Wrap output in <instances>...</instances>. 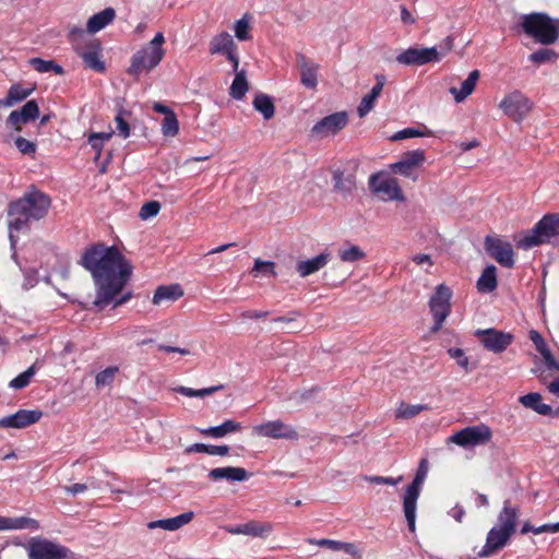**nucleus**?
Here are the masks:
<instances>
[{
	"instance_id": "nucleus-1",
	"label": "nucleus",
	"mask_w": 559,
	"mask_h": 559,
	"mask_svg": "<svg viewBox=\"0 0 559 559\" xmlns=\"http://www.w3.org/2000/svg\"><path fill=\"white\" fill-rule=\"evenodd\" d=\"M81 265L94 280L96 298L93 305L103 310L122 292L128 283L132 266L117 247L98 242L85 249Z\"/></svg>"
},
{
	"instance_id": "nucleus-2",
	"label": "nucleus",
	"mask_w": 559,
	"mask_h": 559,
	"mask_svg": "<svg viewBox=\"0 0 559 559\" xmlns=\"http://www.w3.org/2000/svg\"><path fill=\"white\" fill-rule=\"evenodd\" d=\"M50 206V197L31 186L21 198L10 202L8 206L10 229L20 231L27 228L29 222L44 218Z\"/></svg>"
},
{
	"instance_id": "nucleus-3",
	"label": "nucleus",
	"mask_w": 559,
	"mask_h": 559,
	"mask_svg": "<svg viewBox=\"0 0 559 559\" xmlns=\"http://www.w3.org/2000/svg\"><path fill=\"white\" fill-rule=\"evenodd\" d=\"M165 37L162 32L156 33L154 38L138 50L131 57L130 66L127 70L128 74L138 79L141 73L150 72L156 68L165 56Z\"/></svg>"
},
{
	"instance_id": "nucleus-4",
	"label": "nucleus",
	"mask_w": 559,
	"mask_h": 559,
	"mask_svg": "<svg viewBox=\"0 0 559 559\" xmlns=\"http://www.w3.org/2000/svg\"><path fill=\"white\" fill-rule=\"evenodd\" d=\"M559 236V213L546 214L527 234L514 236L518 248L531 249Z\"/></svg>"
},
{
	"instance_id": "nucleus-5",
	"label": "nucleus",
	"mask_w": 559,
	"mask_h": 559,
	"mask_svg": "<svg viewBox=\"0 0 559 559\" xmlns=\"http://www.w3.org/2000/svg\"><path fill=\"white\" fill-rule=\"evenodd\" d=\"M522 27L528 36L543 45H551L559 38V24L545 13L524 15Z\"/></svg>"
},
{
	"instance_id": "nucleus-6",
	"label": "nucleus",
	"mask_w": 559,
	"mask_h": 559,
	"mask_svg": "<svg viewBox=\"0 0 559 559\" xmlns=\"http://www.w3.org/2000/svg\"><path fill=\"white\" fill-rule=\"evenodd\" d=\"M427 475L428 460L424 457L419 461L415 477L403 496V512L411 532H415L417 501Z\"/></svg>"
},
{
	"instance_id": "nucleus-7",
	"label": "nucleus",
	"mask_w": 559,
	"mask_h": 559,
	"mask_svg": "<svg viewBox=\"0 0 559 559\" xmlns=\"http://www.w3.org/2000/svg\"><path fill=\"white\" fill-rule=\"evenodd\" d=\"M452 290L449 286L440 284L436 287L435 294L429 300V308L433 317L431 332L441 330L445 319L451 313Z\"/></svg>"
},
{
	"instance_id": "nucleus-8",
	"label": "nucleus",
	"mask_w": 559,
	"mask_h": 559,
	"mask_svg": "<svg viewBox=\"0 0 559 559\" xmlns=\"http://www.w3.org/2000/svg\"><path fill=\"white\" fill-rule=\"evenodd\" d=\"M499 108L519 123L531 112L533 103L521 91H513L501 99Z\"/></svg>"
},
{
	"instance_id": "nucleus-9",
	"label": "nucleus",
	"mask_w": 559,
	"mask_h": 559,
	"mask_svg": "<svg viewBox=\"0 0 559 559\" xmlns=\"http://www.w3.org/2000/svg\"><path fill=\"white\" fill-rule=\"evenodd\" d=\"M491 437V429L481 424L459 430L449 437V441L460 447L467 448L486 444L490 441Z\"/></svg>"
},
{
	"instance_id": "nucleus-10",
	"label": "nucleus",
	"mask_w": 559,
	"mask_h": 559,
	"mask_svg": "<svg viewBox=\"0 0 559 559\" xmlns=\"http://www.w3.org/2000/svg\"><path fill=\"white\" fill-rule=\"evenodd\" d=\"M475 336L479 340L484 348L495 354L503 353L514 340L511 333L496 329H478L475 331Z\"/></svg>"
},
{
	"instance_id": "nucleus-11",
	"label": "nucleus",
	"mask_w": 559,
	"mask_h": 559,
	"mask_svg": "<svg viewBox=\"0 0 559 559\" xmlns=\"http://www.w3.org/2000/svg\"><path fill=\"white\" fill-rule=\"evenodd\" d=\"M69 550L56 543L41 538H32L28 543L29 559H66Z\"/></svg>"
},
{
	"instance_id": "nucleus-12",
	"label": "nucleus",
	"mask_w": 559,
	"mask_h": 559,
	"mask_svg": "<svg viewBox=\"0 0 559 559\" xmlns=\"http://www.w3.org/2000/svg\"><path fill=\"white\" fill-rule=\"evenodd\" d=\"M426 159L425 151L415 150L404 153L400 160L390 165L393 174L417 180L416 169L424 164Z\"/></svg>"
},
{
	"instance_id": "nucleus-13",
	"label": "nucleus",
	"mask_w": 559,
	"mask_h": 559,
	"mask_svg": "<svg viewBox=\"0 0 559 559\" xmlns=\"http://www.w3.org/2000/svg\"><path fill=\"white\" fill-rule=\"evenodd\" d=\"M485 250L503 267L511 269L514 265V252L509 241L497 237L487 236L485 238Z\"/></svg>"
},
{
	"instance_id": "nucleus-14",
	"label": "nucleus",
	"mask_w": 559,
	"mask_h": 559,
	"mask_svg": "<svg viewBox=\"0 0 559 559\" xmlns=\"http://www.w3.org/2000/svg\"><path fill=\"white\" fill-rule=\"evenodd\" d=\"M253 432L260 437L273 439L297 440L296 429L282 420H272L253 427Z\"/></svg>"
},
{
	"instance_id": "nucleus-15",
	"label": "nucleus",
	"mask_w": 559,
	"mask_h": 559,
	"mask_svg": "<svg viewBox=\"0 0 559 559\" xmlns=\"http://www.w3.org/2000/svg\"><path fill=\"white\" fill-rule=\"evenodd\" d=\"M348 122V117L345 111H338L332 115H329L321 120H319L312 128V135H317L320 138H326L330 135H334L340 132Z\"/></svg>"
},
{
	"instance_id": "nucleus-16",
	"label": "nucleus",
	"mask_w": 559,
	"mask_h": 559,
	"mask_svg": "<svg viewBox=\"0 0 559 559\" xmlns=\"http://www.w3.org/2000/svg\"><path fill=\"white\" fill-rule=\"evenodd\" d=\"M437 52L435 48L411 47L396 56V61L403 66H425L437 62Z\"/></svg>"
},
{
	"instance_id": "nucleus-17",
	"label": "nucleus",
	"mask_w": 559,
	"mask_h": 559,
	"mask_svg": "<svg viewBox=\"0 0 559 559\" xmlns=\"http://www.w3.org/2000/svg\"><path fill=\"white\" fill-rule=\"evenodd\" d=\"M43 416L39 409H20L0 419V428H26L37 423Z\"/></svg>"
},
{
	"instance_id": "nucleus-18",
	"label": "nucleus",
	"mask_w": 559,
	"mask_h": 559,
	"mask_svg": "<svg viewBox=\"0 0 559 559\" xmlns=\"http://www.w3.org/2000/svg\"><path fill=\"white\" fill-rule=\"evenodd\" d=\"M369 186L373 192L384 194L386 200L404 201L405 199L395 178L380 179L379 175H372Z\"/></svg>"
},
{
	"instance_id": "nucleus-19",
	"label": "nucleus",
	"mask_w": 559,
	"mask_h": 559,
	"mask_svg": "<svg viewBox=\"0 0 559 559\" xmlns=\"http://www.w3.org/2000/svg\"><path fill=\"white\" fill-rule=\"evenodd\" d=\"M38 116V104L35 99H31L21 109L10 112L7 124L11 126L15 131H21L22 124L36 120Z\"/></svg>"
},
{
	"instance_id": "nucleus-20",
	"label": "nucleus",
	"mask_w": 559,
	"mask_h": 559,
	"mask_svg": "<svg viewBox=\"0 0 559 559\" xmlns=\"http://www.w3.org/2000/svg\"><path fill=\"white\" fill-rule=\"evenodd\" d=\"M76 53L82 58L86 68L96 72L105 70V64L100 60V44L97 39H90Z\"/></svg>"
},
{
	"instance_id": "nucleus-21",
	"label": "nucleus",
	"mask_w": 559,
	"mask_h": 559,
	"mask_svg": "<svg viewBox=\"0 0 559 559\" xmlns=\"http://www.w3.org/2000/svg\"><path fill=\"white\" fill-rule=\"evenodd\" d=\"M513 534L502 527L493 526L487 534L486 544L479 552L480 557H488L502 549Z\"/></svg>"
},
{
	"instance_id": "nucleus-22",
	"label": "nucleus",
	"mask_w": 559,
	"mask_h": 559,
	"mask_svg": "<svg viewBox=\"0 0 559 559\" xmlns=\"http://www.w3.org/2000/svg\"><path fill=\"white\" fill-rule=\"evenodd\" d=\"M296 59L300 71V83L307 88L314 90L318 85L319 64L302 53H297Z\"/></svg>"
},
{
	"instance_id": "nucleus-23",
	"label": "nucleus",
	"mask_w": 559,
	"mask_h": 559,
	"mask_svg": "<svg viewBox=\"0 0 559 559\" xmlns=\"http://www.w3.org/2000/svg\"><path fill=\"white\" fill-rule=\"evenodd\" d=\"M333 191L340 194L343 199H347L354 194L356 190L355 175L336 169L332 173Z\"/></svg>"
},
{
	"instance_id": "nucleus-24",
	"label": "nucleus",
	"mask_w": 559,
	"mask_h": 559,
	"mask_svg": "<svg viewBox=\"0 0 559 559\" xmlns=\"http://www.w3.org/2000/svg\"><path fill=\"white\" fill-rule=\"evenodd\" d=\"M331 253L324 251L314 258L298 261L296 264V272L301 277H307L321 269H323L330 261Z\"/></svg>"
},
{
	"instance_id": "nucleus-25",
	"label": "nucleus",
	"mask_w": 559,
	"mask_h": 559,
	"mask_svg": "<svg viewBox=\"0 0 559 559\" xmlns=\"http://www.w3.org/2000/svg\"><path fill=\"white\" fill-rule=\"evenodd\" d=\"M519 402L526 408L533 409L543 416H559V408L554 412L551 406L542 402V395L537 392H532L519 397Z\"/></svg>"
},
{
	"instance_id": "nucleus-26",
	"label": "nucleus",
	"mask_w": 559,
	"mask_h": 559,
	"mask_svg": "<svg viewBox=\"0 0 559 559\" xmlns=\"http://www.w3.org/2000/svg\"><path fill=\"white\" fill-rule=\"evenodd\" d=\"M209 477L214 481H245L249 478V473L242 467L226 466L211 469Z\"/></svg>"
},
{
	"instance_id": "nucleus-27",
	"label": "nucleus",
	"mask_w": 559,
	"mask_h": 559,
	"mask_svg": "<svg viewBox=\"0 0 559 559\" xmlns=\"http://www.w3.org/2000/svg\"><path fill=\"white\" fill-rule=\"evenodd\" d=\"M194 518V512L188 511L175 518L156 520L147 523L150 530L163 528L165 531H177L183 525L190 523Z\"/></svg>"
},
{
	"instance_id": "nucleus-28",
	"label": "nucleus",
	"mask_w": 559,
	"mask_h": 559,
	"mask_svg": "<svg viewBox=\"0 0 559 559\" xmlns=\"http://www.w3.org/2000/svg\"><path fill=\"white\" fill-rule=\"evenodd\" d=\"M519 514V507H513L509 500H506L502 510L498 514V524L496 526L502 527L513 534L518 524Z\"/></svg>"
},
{
	"instance_id": "nucleus-29",
	"label": "nucleus",
	"mask_w": 559,
	"mask_h": 559,
	"mask_svg": "<svg viewBox=\"0 0 559 559\" xmlns=\"http://www.w3.org/2000/svg\"><path fill=\"white\" fill-rule=\"evenodd\" d=\"M183 296V289L179 284L158 286L153 295L152 302L162 305L164 302H174Z\"/></svg>"
},
{
	"instance_id": "nucleus-30",
	"label": "nucleus",
	"mask_w": 559,
	"mask_h": 559,
	"mask_svg": "<svg viewBox=\"0 0 559 559\" xmlns=\"http://www.w3.org/2000/svg\"><path fill=\"white\" fill-rule=\"evenodd\" d=\"M116 16V11L112 8H106L103 11L91 16L86 24V31L90 34H95L108 24H110Z\"/></svg>"
},
{
	"instance_id": "nucleus-31",
	"label": "nucleus",
	"mask_w": 559,
	"mask_h": 559,
	"mask_svg": "<svg viewBox=\"0 0 559 559\" xmlns=\"http://www.w3.org/2000/svg\"><path fill=\"white\" fill-rule=\"evenodd\" d=\"M242 429V426L240 423L231 419L225 420L223 424L215 426V427H209L204 429H198V431L206 437H213V438H223L228 433L240 431Z\"/></svg>"
},
{
	"instance_id": "nucleus-32",
	"label": "nucleus",
	"mask_w": 559,
	"mask_h": 559,
	"mask_svg": "<svg viewBox=\"0 0 559 559\" xmlns=\"http://www.w3.org/2000/svg\"><path fill=\"white\" fill-rule=\"evenodd\" d=\"M479 79V71L473 70L466 80H464L461 84L460 88L451 87L450 93L453 95L456 103L463 102L468 95H471L477 84Z\"/></svg>"
},
{
	"instance_id": "nucleus-33",
	"label": "nucleus",
	"mask_w": 559,
	"mask_h": 559,
	"mask_svg": "<svg viewBox=\"0 0 559 559\" xmlns=\"http://www.w3.org/2000/svg\"><path fill=\"white\" fill-rule=\"evenodd\" d=\"M497 286V269L492 264L487 265L477 280L476 287L479 293H491Z\"/></svg>"
},
{
	"instance_id": "nucleus-34",
	"label": "nucleus",
	"mask_w": 559,
	"mask_h": 559,
	"mask_svg": "<svg viewBox=\"0 0 559 559\" xmlns=\"http://www.w3.org/2000/svg\"><path fill=\"white\" fill-rule=\"evenodd\" d=\"M33 91V87L25 88L20 83L13 84L9 88L7 96L0 100V106L12 107L13 105L26 99Z\"/></svg>"
},
{
	"instance_id": "nucleus-35",
	"label": "nucleus",
	"mask_w": 559,
	"mask_h": 559,
	"mask_svg": "<svg viewBox=\"0 0 559 559\" xmlns=\"http://www.w3.org/2000/svg\"><path fill=\"white\" fill-rule=\"evenodd\" d=\"M233 49H237V45L235 44L233 37L227 32H223L216 35L212 38L210 43V52L212 55H225Z\"/></svg>"
},
{
	"instance_id": "nucleus-36",
	"label": "nucleus",
	"mask_w": 559,
	"mask_h": 559,
	"mask_svg": "<svg viewBox=\"0 0 559 559\" xmlns=\"http://www.w3.org/2000/svg\"><path fill=\"white\" fill-rule=\"evenodd\" d=\"M253 108L261 112L265 120H270L275 115V106L272 98L263 93H259L254 96L252 102Z\"/></svg>"
},
{
	"instance_id": "nucleus-37",
	"label": "nucleus",
	"mask_w": 559,
	"mask_h": 559,
	"mask_svg": "<svg viewBox=\"0 0 559 559\" xmlns=\"http://www.w3.org/2000/svg\"><path fill=\"white\" fill-rule=\"evenodd\" d=\"M249 90V84L246 76V71L242 69L235 73V79L229 88L231 98L241 100Z\"/></svg>"
},
{
	"instance_id": "nucleus-38",
	"label": "nucleus",
	"mask_w": 559,
	"mask_h": 559,
	"mask_svg": "<svg viewBox=\"0 0 559 559\" xmlns=\"http://www.w3.org/2000/svg\"><path fill=\"white\" fill-rule=\"evenodd\" d=\"M29 64L39 73L53 72L58 75H62L64 70L61 66L56 63L53 60H44L41 58L35 57L29 59Z\"/></svg>"
},
{
	"instance_id": "nucleus-39",
	"label": "nucleus",
	"mask_w": 559,
	"mask_h": 559,
	"mask_svg": "<svg viewBox=\"0 0 559 559\" xmlns=\"http://www.w3.org/2000/svg\"><path fill=\"white\" fill-rule=\"evenodd\" d=\"M224 388L223 384L213 385L204 389H191L188 386H176L173 390L181 395L188 396V397H205L209 395L214 394L217 391H221Z\"/></svg>"
},
{
	"instance_id": "nucleus-40",
	"label": "nucleus",
	"mask_w": 559,
	"mask_h": 559,
	"mask_svg": "<svg viewBox=\"0 0 559 559\" xmlns=\"http://www.w3.org/2000/svg\"><path fill=\"white\" fill-rule=\"evenodd\" d=\"M14 530L37 531L39 530V523L37 520L28 516L9 518L8 531Z\"/></svg>"
},
{
	"instance_id": "nucleus-41",
	"label": "nucleus",
	"mask_w": 559,
	"mask_h": 559,
	"mask_svg": "<svg viewBox=\"0 0 559 559\" xmlns=\"http://www.w3.org/2000/svg\"><path fill=\"white\" fill-rule=\"evenodd\" d=\"M272 531V525L269 523H259L257 521H250L242 524L243 535L261 537L269 534Z\"/></svg>"
},
{
	"instance_id": "nucleus-42",
	"label": "nucleus",
	"mask_w": 559,
	"mask_h": 559,
	"mask_svg": "<svg viewBox=\"0 0 559 559\" xmlns=\"http://www.w3.org/2000/svg\"><path fill=\"white\" fill-rule=\"evenodd\" d=\"M429 406L427 404H416L411 405L406 403H401L399 408L396 409V417L397 418H413L419 413L424 411H428Z\"/></svg>"
},
{
	"instance_id": "nucleus-43",
	"label": "nucleus",
	"mask_w": 559,
	"mask_h": 559,
	"mask_svg": "<svg viewBox=\"0 0 559 559\" xmlns=\"http://www.w3.org/2000/svg\"><path fill=\"white\" fill-rule=\"evenodd\" d=\"M68 39L69 41L71 43L74 51L76 52L78 50H80L81 48H83L85 46L86 43H88V40L91 38H88L86 35H85V32L83 28L81 27H76V26H73L72 28H70L69 31V34H68Z\"/></svg>"
},
{
	"instance_id": "nucleus-44",
	"label": "nucleus",
	"mask_w": 559,
	"mask_h": 559,
	"mask_svg": "<svg viewBox=\"0 0 559 559\" xmlns=\"http://www.w3.org/2000/svg\"><path fill=\"white\" fill-rule=\"evenodd\" d=\"M340 259L344 262H356L365 258V252L356 245L338 250Z\"/></svg>"
},
{
	"instance_id": "nucleus-45",
	"label": "nucleus",
	"mask_w": 559,
	"mask_h": 559,
	"mask_svg": "<svg viewBox=\"0 0 559 559\" xmlns=\"http://www.w3.org/2000/svg\"><path fill=\"white\" fill-rule=\"evenodd\" d=\"M556 59V51L549 48H542L530 55V60L537 64L551 62L555 61Z\"/></svg>"
},
{
	"instance_id": "nucleus-46",
	"label": "nucleus",
	"mask_w": 559,
	"mask_h": 559,
	"mask_svg": "<svg viewBox=\"0 0 559 559\" xmlns=\"http://www.w3.org/2000/svg\"><path fill=\"white\" fill-rule=\"evenodd\" d=\"M118 372V367L111 366L105 370L98 372L95 378V384L97 388L109 385L114 382L115 377Z\"/></svg>"
},
{
	"instance_id": "nucleus-47",
	"label": "nucleus",
	"mask_w": 559,
	"mask_h": 559,
	"mask_svg": "<svg viewBox=\"0 0 559 559\" xmlns=\"http://www.w3.org/2000/svg\"><path fill=\"white\" fill-rule=\"evenodd\" d=\"M112 135L111 132H99V133H91L88 135V143L96 151V157L100 156V152L103 145L106 141H108Z\"/></svg>"
},
{
	"instance_id": "nucleus-48",
	"label": "nucleus",
	"mask_w": 559,
	"mask_h": 559,
	"mask_svg": "<svg viewBox=\"0 0 559 559\" xmlns=\"http://www.w3.org/2000/svg\"><path fill=\"white\" fill-rule=\"evenodd\" d=\"M162 132L165 136H175L179 132V122L174 114L164 118L162 123Z\"/></svg>"
},
{
	"instance_id": "nucleus-49",
	"label": "nucleus",
	"mask_w": 559,
	"mask_h": 559,
	"mask_svg": "<svg viewBox=\"0 0 559 559\" xmlns=\"http://www.w3.org/2000/svg\"><path fill=\"white\" fill-rule=\"evenodd\" d=\"M35 374V365L31 366L27 370L15 377L10 382V386L16 390L23 389L28 385L31 379Z\"/></svg>"
},
{
	"instance_id": "nucleus-50",
	"label": "nucleus",
	"mask_w": 559,
	"mask_h": 559,
	"mask_svg": "<svg viewBox=\"0 0 559 559\" xmlns=\"http://www.w3.org/2000/svg\"><path fill=\"white\" fill-rule=\"evenodd\" d=\"M259 272L276 276L275 263L272 261H262L257 259L254 261L252 273L257 276Z\"/></svg>"
},
{
	"instance_id": "nucleus-51",
	"label": "nucleus",
	"mask_w": 559,
	"mask_h": 559,
	"mask_svg": "<svg viewBox=\"0 0 559 559\" xmlns=\"http://www.w3.org/2000/svg\"><path fill=\"white\" fill-rule=\"evenodd\" d=\"M378 98L372 94L368 93L365 95L357 108V114L360 118L365 117L368 112H370L376 104Z\"/></svg>"
},
{
	"instance_id": "nucleus-52",
	"label": "nucleus",
	"mask_w": 559,
	"mask_h": 559,
	"mask_svg": "<svg viewBox=\"0 0 559 559\" xmlns=\"http://www.w3.org/2000/svg\"><path fill=\"white\" fill-rule=\"evenodd\" d=\"M159 210H160L159 202L148 201L142 205L139 216L142 219H147V218L156 216L158 214Z\"/></svg>"
},
{
	"instance_id": "nucleus-53",
	"label": "nucleus",
	"mask_w": 559,
	"mask_h": 559,
	"mask_svg": "<svg viewBox=\"0 0 559 559\" xmlns=\"http://www.w3.org/2000/svg\"><path fill=\"white\" fill-rule=\"evenodd\" d=\"M430 134V131H420L418 129H415V128H406V129H403L399 132H396L394 135H392L391 140L393 141H399V140H404V139H409V138H415V136H425V135H429Z\"/></svg>"
},
{
	"instance_id": "nucleus-54",
	"label": "nucleus",
	"mask_w": 559,
	"mask_h": 559,
	"mask_svg": "<svg viewBox=\"0 0 559 559\" xmlns=\"http://www.w3.org/2000/svg\"><path fill=\"white\" fill-rule=\"evenodd\" d=\"M249 22L247 21L246 19V15L238 20L236 23H235V36L239 39V40H248L250 38V35H249Z\"/></svg>"
},
{
	"instance_id": "nucleus-55",
	"label": "nucleus",
	"mask_w": 559,
	"mask_h": 559,
	"mask_svg": "<svg viewBox=\"0 0 559 559\" xmlns=\"http://www.w3.org/2000/svg\"><path fill=\"white\" fill-rule=\"evenodd\" d=\"M454 45V39L452 36L445 37L438 46H435L437 52V62H439L443 57H445L452 49Z\"/></svg>"
},
{
	"instance_id": "nucleus-56",
	"label": "nucleus",
	"mask_w": 559,
	"mask_h": 559,
	"mask_svg": "<svg viewBox=\"0 0 559 559\" xmlns=\"http://www.w3.org/2000/svg\"><path fill=\"white\" fill-rule=\"evenodd\" d=\"M16 148L24 155H32L36 152V144L23 136H17L14 140Z\"/></svg>"
},
{
	"instance_id": "nucleus-57",
	"label": "nucleus",
	"mask_w": 559,
	"mask_h": 559,
	"mask_svg": "<svg viewBox=\"0 0 559 559\" xmlns=\"http://www.w3.org/2000/svg\"><path fill=\"white\" fill-rule=\"evenodd\" d=\"M448 354L451 358L455 359L456 360V364L463 368L465 371H468V366H469V359L468 357L464 354V352L461 349V348H449L448 349Z\"/></svg>"
},
{
	"instance_id": "nucleus-58",
	"label": "nucleus",
	"mask_w": 559,
	"mask_h": 559,
	"mask_svg": "<svg viewBox=\"0 0 559 559\" xmlns=\"http://www.w3.org/2000/svg\"><path fill=\"white\" fill-rule=\"evenodd\" d=\"M364 479L370 484L376 485H390V486H396L400 484L403 479V476H399L397 478L393 477H384V476H364Z\"/></svg>"
},
{
	"instance_id": "nucleus-59",
	"label": "nucleus",
	"mask_w": 559,
	"mask_h": 559,
	"mask_svg": "<svg viewBox=\"0 0 559 559\" xmlns=\"http://www.w3.org/2000/svg\"><path fill=\"white\" fill-rule=\"evenodd\" d=\"M124 114H126V111L123 109H120L118 115L115 118V121L117 123V130H118L119 134L123 139H127L130 135V127H129V123L123 118Z\"/></svg>"
},
{
	"instance_id": "nucleus-60",
	"label": "nucleus",
	"mask_w": 559,
	"mask_h": 559,
	"mask_svg": "<svg viewBox=\"0 0 559 559\" xmlns=\"http://www.w3.org/2000/svg\"><path fill=\"white\" fill-rule=\"evenodd\" d=\"M530 340L533 342L536 350L539 354H543L549 349L544 337L542 336V334L539 332H537L535 330L530 331Z\"/></svg>"
},
{
	"instance_id": "nucleus-61",
	"label": "nucleus",
	"mask_w": 559,
	"mask_h": 559,
	"mask_svg": "<svg viewBox=\"0 0 559 559\" xmlns=\"http://www.w3.org/2000/svg\"><path fill=\"white\" fill-rule=\"evenodd\" d=\"M308 543L312 544V545L320 546V547L328 548L332 551H340V540H333V539H328V538H321V539L309 538Z\"/></svg>"
},
{
	"instance_id": "nucleus-62",
	"label": "nucleus",
	"mask_w": 559,
	"mask_h": 559,
	"mask_svg": "<svg viewBox=\"0 0 559 559\" xmlns=\"http://www.w3.org/2000/svg\"><path fill=\"white\" fill-rule=\"evenodd\" d=\"M374 79L377 82L369 93L378 98L386 83V78L384 74H376Z\"/></svg>"
},
{
	"instance_id": "nucleus-63",
	"label": "nucleus",
	"mask_w": 559,
	"mask_h": 559,
	"mask_svg": "<svg viewBox=\"0 0 559 559\" xmlns=\"http://www.w3.org/2000/svg\"><path fill=\"white\" fill-rule=\"evenodd\" d=\"M540 355L543 356L548 369L559 371V362L555 359L550 349L546 350L545 353H543Z\"/></svg>"
},
{
	"instance_id": "nucleus-64",
	"label": "nucleus",
	"mask_w": 559,
	"mask_h": 559,
	"mask_svg": "<svg viewBox=\"0 0 559 559\" xmlns=\"http://www.w3.org/2000/svg\"><path fill=\"white\" fill-rule=\"evenodd\" d=\"M228 453H229L228 445H213V444H209V451L206 452V454L219 455V456H225Z\"/></svg>"
}]
</instances>
